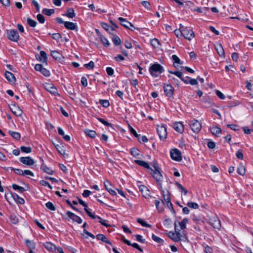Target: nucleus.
I'll return each mask as SVG.
<instances>
[{"label":"nucleus","instance_id":"6ab92c4d","mask_svg":"<svg viewBox=\"0 0 253 253\" xmlns=\"http://www.w3.org/2000/svg\"><path fill=\"white\" fill-rule=\"evenodd\" d=\"M5 76L9 83H14L16 81L14 75L10 72L5 71Z\"/></svg>","mask_w":253,"mask_h":253},{"label":"nucleus","instance_id":"58836bf2","mask_svg":"<svg viewBox=\"0 0 253 253\" xmlns=\"http://www.w3.org/2000/svg\"><path fill=\"white\" fill-rule=\"evenodd\" d=\"M12 187L14 190H18V192L21 193H23L24 191H25V189L23 187L19 186V185L16 184H13L12 185Z\"/></svg>","mask_w":253,"mask_h":253},{"label":"nucleus","instance_id":"4c0bfd02","mask_svg":"<svg viewBox=\"0 0 253 253\" xmlns=\"http://www.w3.org/2000/svg\"><path fill=\"white\" fill-rule=\"evenodd\" d=\"M10 135L16 140H19L20 139L21 135L19 133L13 131H9Z\"/></svg>","mask_w":253,"mask_h":253},{"label":"nucleus","instance_id":"c85d7f7f","mask_svg":"<svg viewBox=\"0 0 253 253\" xmlns=\"http://www.w3.org/2000/svg\"><path fill=\"white\" fill-rule=\"evenodd\" d=\"M51 55L55 60H61L63 56L61 53L56 50L52 51L51 52Z\"/></svg>","mask_w":253,"mask_h":253},{"label":"nucleus","instance_id":"c756f323","mask_svg":"<svg viewBox=\"0 0 253 253\" xmlns=\"http://www.w3.org/2000/svg\"><path fill=\"white\" fill-rule=\"evenodd\" d=\"M162 194L163 195V197L164 198V199L166 202V203L169 202V201H170V193L169 191H167V194L165 193V191L163 190V188L160 189Z\"/></svg>","mask_w":253,"mask_h":253},{"label":"nucleus","instance_id":"bf43d9fd","mask_svg":"<svg viewBox=\"0 0 253 253\" xmlns=\"http://www.w3.org/2000/svg\"><path fill=\"white\" fill-rule=\"evenodd\" d=\"M135 237H136V240L138 242H139L141 243H145V239H143V237L141 235L137 234V235H135Z\"/></svg>","mask_w":253,"mask_h":253},{"label":"nucleus","instance_id":"69168bd1","mask_svg":"<svg viewBox=\"0 0 253 253\" xmlns=\"http://www.w3.org/2000/svg\"><path fill=\"white\" fill-rule=\"evenodd\" d=\"M129 130L130 132V133L133 134L134 136H135L136 137H138V134L136 133V131L133 129V128L130 126V125L128 126Z\"/></svg>","mask_w":253,"mask_h":253},{"label":"nucleus","instance_id":"9d476101","mask_svg":"<svg viewBox=\"0 0 253 253\" xmlns=\"http://www.w3.org/2000/svg\"><path fill=\"white\" fill-rule=\"evenodd\" d=\"M66 214L68 215V216L70 218H71L73 221L76 222L79 224L82 223L83 220L81 219V218L79 216L76 215L75 214L70 211H68Z\"/></svg>","mask_w":253,"mask_h":253},{"label":"nucleus","instance_id":"49530a36","mask_svg":"<svg viewBox=\"0 0 253 253\" xmlns=\"http://www.w3.org/2000/svg\"><path fill=\"white\" fill-rule=\"evenodd\" d=\"M96 218L99 220V222L103 226L105 227H109L110 225L107 223V221L103 219L99 216H96Z\"/></svg>","mask_w":253,"mask_h":253},{"label":"nucleus","instance_id":"c9c22d12","mask_svg":"<svg viewBox=\"0 0 253 253\" xmlns=\"http://www.w3.org/2000/svg\"><path fill=\"white\" fill-rule=\"evenodd\" d=\"M25 244L26 246L30 249H34L36 247L35 243L29 240H25Z\"/></svg>","mask_w":253,"mask_h":253},{"label":"nucleus","instance_id":"cd10ccee","mask_svg":"<svg viewBox=\"0 0 253 253\" xmlns=\"http://www.w3.org/2000/svg\"><path fill=\"white\" fill-rule=\"evenodd\" d=\"M101 25L103 29H104L106 31H107L110 34L112 33V32L115 30L113 27L109 26L108 24L105 23H101Z\"/></svg>","mask_w":253,"mask_h":253},{"label":"nucleus","instance_id":"774afa93","mask_svg":"<svg viewBox=\"0 0 253 253\" xmlns=\"http://www.w3.org/2000/svg\"><path fill=\"white\" fill-rule=\"evenodd\" d=\"M84 66L88 69H92L94 67V64L93 61H91L88 64H85Z\"/></svg>","mask_w":253,"mask_h":253},{"label":"nucleus","instance_id":"473e14b6","mask_svg":"<svg viewBox=\"0 0 253 253\" xmlns=\"http://www.w3.org/2000/svg\"><path fill=\"white\" fill-rule=\"evenodd\" d=\"M238 173L241 175H244L246 173V169L245 166L243 164H240L237 169Z\"/></svg>","mask_w":253,"mask_h":253},{"label":"nucleus","instance_id":"b1692460","mask_svg":"<svg viewBox=\"0 0 253 253\" xmlns=\"http://www.w3.org/2000/svg\"><path fill=\"white\" fill-rule=\"evenodd\" d=\"M64 15L69 18H73L76 16V14L73 8H69L67 10V12Z\"/></svg>","mask_w":253,"mask_h":253},{"label":"nucleus","instance_id":"e433bc0d","mask_svg":"<svg viewBox=\"0 0 253 253\" xmlns=\"http://www.w3.org/2000/svg\"><path fill=\"white\" fill-rule=\"evenodd\" d=\"M42 12L43 14L49 16L55 12V10L54 9L43 8Z\"/></svg>","mask_w":253,"mask_h":253},{"label":"nucleus","instance_id":"f704fd0d","mask_svg":"<svg viewBox=\"0 0 253 253\" xmlns=\"http://www.w3.org/2000/svg\"><path fill=\"white\" fill-rule=\"evenodd\" d=\"M100 40L102 43L106 47H108L110 45V42L108 40L102 35H100Z\"/></svg>","mask_w":253,"mask_h":253},{"label":"nucleus","instance_id":"0e129e2a","mask_svg":"<svg viewBox=\"0 0 253 253\" xmlns=\"http://www.w3.org/2000/svg\"><path fill=\"white\" fill-rule=\"evenodd\" d=\"M10 219L13 224H16L18 222V219L15 215H11L10 217Z\"/></svg>","mask_w":253,"mask_h":253},{"label":"nucleus","instance_id":"f03ea898","mask_svg":"<svg viewBox=\"0 0 253 253\" xmlns=\"http://www.w3.org/2000/svg\"><path fill=\"white\" fill-rule=\"evenodd\" d=\"M164 71L163 67L159 64H154L149 68V72L151 75L156 77L159 74L162 73Z\"/></svg>","mask_w":253,"mask_h":253},{"label":"nucleus","instance_id":"8fccbe9b","mask_svg":"<svg viewBox=\"0 0 253 253\" xmlns=\"http://www.w3.org/2000/svg\"><path fill=\"white\" fill-rule=\"evenodd\" d=\"M139 151L136 148H132L130 150L131 154L135 157H137L138 156V155H139Z\"/></svg>","mask_w":253,"mask_h":253},{"label":"nucleus","instance_id":"7c9ffc66","mask_svg":"<svg viewBox=\"0 0 253 253\" xmlns=\"http://www.w3.org/2000/svg\"><path fill=\"white\" fill-rule=\"evenodd\" d=\"M211 130L212 134L216 136H219V135L221 133L222 131L221 128L217 126L212 127Z\"/></svg>","mask_w":253,"mask_h":253},{"label":"nucleus","instance_id":"393cba45","mask_svg":"<svg viewBox=\"0 0 253 253\" xmlns=\"http://www.w3.org/2000/svg\"><path fill=\"white\" fill-rule=\"evenodd\" d=\"M215 48L220 56H223L224 55V51L221 44H216V45H215Z\"/></svg>","mask_w":253,"mask_h":253},{"label":"nucleus","instance_id":"423d86ee","mask_svg":"<svg viewBox=\"0 0 253 253\" xmlns=\"http://www.w3.org/2000/svg\"><path fill=\"white\" fill-rule=\"evenodd\" d=\"M157 132L161 139H165L167 136V129L163 125L157 126Z\"/></svg>","mask_w":253,"mask_h":253},{"label":"nucleus","instance_id":"2f4dec72","mask_svg":"<svg viewBox=\"0 0 253 253\" xmlns=\"http://www.w3.org/2000/svg\"><path fill=\"white\" fill-rule=\"evenodd\" d=\"M38 60L42 62V63H46V54L44 51H41L40 52V56L38 58Z\"/></svg>","mask_w":253,"mask_h":253},{"label":"nucleus","instance_id":"e2e57ef3","mask_svg":"<svg viewBox=\"0 0 253 253\" xmlns=\"http://www.w3.org/2000/svg\"><path fill=\"white\" fill-rule=\"evenodd\" d=\"M174 233L176 234V235H177V236H179V237H180V239H181L182 235L180 233V230L177 228L176 221H175L174 223Z\"/></svg>","mask_w":253,"mask_h":253},{"label":"nucleus","instance_id":"bb28decb","mask_svg":"<svg viewBox=\"0 0 253 253\" xmlns=\"http://www.w3.org/2000/svg\"><path fill=\"white\" fill-rule=\"evenodd\" d=\"M134 162L136 164H137L144 168L149 169V170H150L151 169V168L150 167L149 164L144 161H143L141 160H136L134 161Z\"/></svg>","mask_w":253,"mask_h":253},{"label":"nucleus","instance_id":"2eb2a0df","mask_svg":"<svg viewBox=\"0 0 253 253\" xmlns=\"http://www.w3.org/2000/svg\"><path fill=\"white\" fill-rule=\"evenodd\" d=\"M104 185L107 191L112 195H116V192L112 189V185L111 183L108 180L104 182Z\"/></svg>","mask_w":253,"mask_h":253},{"label":"nucleus","instance_id":"f8f14e48","mask_svg":"<svg viewBox=\"0 0 253 253\" xmlns=\"http://www.w3.org/2000/svg\"><path fill=\"white\" fill-rule=\"evenodd\" d=\"M118 20L120 21L121 24L123 26L125 27V28H126L127 29H130L131 30H133L132 29H131L130 28V27L129 26H132V27L133 28H134L133 25L132 23H131L130 22L127 21L126 19H124V18L120 17L118 18Z\"/></svg>","mask_w":253,"mask_h":253},{"label":"nucleus","instance_id":"a878e982","mask_svg":"<svg viewBox=\"0 0 253 253\" xmlns=\"http://www.w3.org/2000/svg\"><path fill=\"white\" fill-rule=\"evenodd\" d=\"M168 236L174 242H178L180 240V237L177 236V235L173 232L169 231L168 234Z\"/></svg>","mask_w":253,"mask_h":253},{"label":"nucleus","instance_id":"37998d69","mask_svg":"<svg viewBox=\"0 0 253 253\" xmlns=\"http://www.w3.org/2000/svg\"><path fill=\"white\" fill-rule=\"evenodd\" d=\"M151 44L155 48H158L160 45V43L157 39H154L151 40Z\"/></svg>","mask_w":253,"mask_h":253},{"label":"nucleus","instance_id":"4be33fe9","mask_svg":"<svg viewBox=\"0 0 253 253\" xmlns=\"http://www.w3.org/2000/svg\"><path fill=\"white\" fill-rule=\"evenodd\" d=\"M64 26L67 29L71 30H74L77 29V26L76 24L71 22H65L64 23Z\"/></svg>","mask_w":253,"mask_h":253},{"label":"nucleus","instance_id":"20e7f679","mask_svg":"<svg viewBox=\"0 0 253 253\" xmlns=\"http://www.w3.org/2000/svg\"><path fill=\"white\" fill-rule=\"evenodd\" d=\"M6 35L7 38L13 42H17L19 39L18 33L15 30H7Z\"/></svg>","mask_w":253,"mask_h":253},{"label":"nucleus","instance_id":"603ef678","mask_svg":"<svg viewBox=\"0 0 253 253\" xmlns=\"http://www.w3.org/2000/svg\"><path fill=\"white\" fill-rule=\"evenodd\" d=\"M137 222L140 223L141 225H142L144 227H150L151 226L150 225L148 224L147 222L144 221L141 218H138L137 219Z\"/></svg>","mask_w":253,"mask_h":253},{"label":"nucleus","instance_id":"ea45409f","mask_svg":"<svg viewBox=\"0 0 253 253\" xmlns=\"http://www.w3.org/2000/svg\"><path fill=\"white\" fill-rule=\"evenodd\" d=\"M188 222V219L186 218H185L181 222H178L181 229H184L186 228V225Z\"/></svg>","mask_w":253,"mask_h":253},{"label":"nucleus","instance_id":"7ed1b4c3","mask_svg":"<svg viewBox=\"0 0 253 253\" xmlns=\"http://www.w3.org/2000/svg\"><path fill=\"white\" fill-rule=\"evenodd\" d=\"M150 172L153 176V178L155 179L159 188L161 189L162 187V181L163 179V176L160 171V170H154L153 169L151 168L150 170Z\"/></svg>","mask_w":253,"mask_h":253},{"label":"nucleus","instance_id":"4d7b16f0","mask_svg":"<svg viewBox=\"0 0 253 253\" xmlns=\"http://www.w3.org/2000/svg\"><path fill=\"white\" fill-rule=\"evenodd\" d=\"M172 59L174 61V66L175 67H176V66L175 65V63L179 64L180 63V59L176 55H172Z\"/></svg>","mask_w":253,"mask_h":253},{"label":"nucleus","instance_id":"864d4df0","mask_svg":"<svg viewBox=\"0 0 253 253\" xmlns=\"http://www.w3.org/2000/svg\"><path fill=\"white\" fill-rule=\"evenodd\" d=\"M100 103L105 108H107L109 106L110 103L108 100H100Z\"/></svg>","mask_w":253,"mask_h":253},{"label":"nucleus","instance_id":"72a5a7b5","mask_svg":"<svg viewBox=\"0 0 253 253\" xmlns=\"http://www.w3.org/2000/svg\"><path fill=\"white\" fill-rule=\"evenodd\" d=\"M84 133L88 136L92 138L95 137L96 133L95 131L90 129H85L84 131Z\"/></svg>","mask_w":253,"mask_h":253},{"label":"nucleus","instance_id":"680f3d73","mask_svg":"<svg viewBox=\"0 0 253 253\" xmlns=\"http://www.w3.org/2000/svg\"><path fill=\"white\" fill-rule=\"evenodd\" d=\"M84 211H85V212H86V213L88 214V215L89 216H90L91 218H93V219H96V216L97 215H94L93 214H92V213H91L89 210L87 208H84Z\"/></svg>","mask_w":253,"mask_h":253},{"label":"nucleus","instance_id":"5fc2aeb1","mask_svg":"<svg viewBox=\"0 0 253 253\" xmlns=\"http://www.w3.org/2000/svg\"><path fill=\"white\" fill-rule=\"evenodd\" d=\"M40 183L41 185H42V186H47L48 187H49L50 189H52V187L51 186V185L49 183V182H48L47 181H45V180H42L40 181Z\"/></svg>","mask_w":253,"mask_h":253},{"label":"nucleus","instance_id":"1a4fd4ad","mask_svg":"<svg viewBox=\"0 0 253 253\" xmlns=\"http://www.w3.org/2000/svg\"><path fill=\"white\" fill-rule=\"evenodd\" d=\"M19 161L22 164L27 166H32L35 164V161L30 157H22L20 158Z\"/></svg>","mask_w":253,"mask_h":253},{"label":"nucleus","instance_id":"09e8293b","mask_svg":"<svg viewBox=\"0 0 253 253\" xmlns=\"http://www.w3.org/2000/svg\"><path fill=\"white\" fill-rule=\"evenodd\" d=\"M27 23L29 25L32 27H35L37 25V22L30 18H27Z\"/></svg>","mask_w":253,"mask_h":253},{"label":"nucleus","instance_id":"ddd939ff","mask_svg":"<svg viewBox=\"0 0 253 253\" xmlns=\"http://www.w3.org/2000/svg\"><path fill=\"white\" fill-rule=\"evenodd\" d=\"M210 222L214 228L219 229L221 227L220 221L217 217L211 218Z\"/></svg>","mask_w":253,"mask_h":253},{"label":"nucleus","instance_id":"3c124183","mask_svg":"<svg viewBox=\"0 0 253 253\" xmlns=\"http://www.w3.org/2000/svg\"><path fill=\"white\" fill-rule=\"evenodd\" d=\"M187 205L188 207L194 209H197L199 208V205L195 202H188Z\"/></svg>","mask_w":253,"mask_h":253},{"label":"nucleus","instance_id":"a18cd8bd","mask_svg":"<svg viewBox=\"0 0 253 253\" xmlns=\"http://www.w3.org/2000/svg\"><path fill=\"white\" fill-rule=\"evenodd\" d=\"M46 207L49 210L52 211H55L56 208L53 205V203L51 202H48L45 204Z\"/></svg>","mask_w":253,"mask_h":253},{"label":"nucleus","instance_id":"79ce46f5","mask_svg":"<svg viewBox=\"0 0 253 253\" xmlns=\"http://www.w3.org/2000/svg\"><path fill=\"white\" fill-rule=\"evenodd\" d=\"M152 238L154 241H155L156 242H157L160 244L162 245L164 243V241L163 239L159 238V237H157V236L155 235L154 234H152Z\"/></svg>","mask_w":253,"mask_h":253},{"label":"nucleus","instance_id":"de8ad7c7","mask_svg":"<svg viewBox=\"0 0 253 253\" xmlns=\"http://www.w3.org/2000/svg\"><path fill=\"white\" fill-rule=\"evenodd\" d=\"M21 151L23 153H30L32 152V148L30 147L21 146Z\"/></svg>","mask_w":253,"mask_h":253},{"label":"nucleus","instance_id":"13d9d810","mask_svg":"<svg viewBox=\"0 0 253 253\" xmlns=\"http://www.w3.org/2000/svg\"><path fill=\"white\" fill-rule=\"evenodd\" d=\"M41 73L45 77H49L50 75L49 71L44 68H42Z\"/></svg>","mask_w":253,"mask_h":253},{"label":"nucleus","instance_id":"dca6fc26","mask_svg":"<svg viewBox=\"0 0 253 253\" xmlns=\"http://www.w3.org/2000/svg\"><path fill=\"white\" fill-rule=\"evenodd\" d=\"M173 127L175 131L179 133H182L184 131V126L181 122H176L173 124Z\"/></svg>","mask_w":253,"mask_h":253},{"label":"nucleus","instance_id":"a211bd4d","mask_svg":"<svg viewBox=\"0 0 253 253\" xmlns=\"http://www.w3.org/2000/svg\"><path fill=\"white\" fill-rule=\"evenodd\" d=\"M45 89L52 94H55L57 92L56 88L52 84H46L44 85Z\"/></svg>","mask_w":253,"mask_h":253},{"label":"nucleus","instance_id":"9b49d317","mask_svg":"<svg viewBox=\"0 0 253 253\" xmlns=\"http://www.w3.org/2000/svg\"><path fill=\"white\" fill-rule=\"evenodd\" d=\"M138 186L144 197L147 198L150 197V192L147 187L143 185H138Z\"/></svg>","mask_w":253,"mask_h":253},{"label":"nucleus","instance_id":"338daca9","mask_svg":"<svg viewBox=\"0 0 253 253\" xmlns=\"http://www.w3.org/2000/svg\"><path fill=\"white\" fill-rule=\"evenodd\" d=\"M141 3L142 4V5L146 9H150V3L149 2L147 1H142L141 2Z\"/></svg>","mask_w":253,"mask_h":253},{"label":"nucleus","instance_id":"f3484780","mask_svg":"<svg viewBox=\"0 0 253 253\" xmlns=\"http://www.w3.org/2000/svg\"><path fill=\"white\" fill-rule=\"evenodd\" d=\"M155 204L156 207L157 209L159 211V212H161L163 211L164 210V202L162 200H155Z\"/></svg>","mask_w":253,"mask_h":253},{"label":"nucleus","instance_id":"5701e85b","mask_svg":"<svg viewBox=\"0 0 253 253\" xmlns=\"http://www.w3.org/2000/svg\"><path fill=\"white\" fill-rule=\"evenodd\" d=\"M96 238L98 240H100L105 243L112 245L111 243L109 241L108 238L103 234H98L96 235Z\"/></svg>","mask_w":253,"mask_h":253},{"label":"nucleus","instance_id":"4468645a","mask_svg":"<svg viewBox=\"0 0 253 253\" xmlns=\"http://www.w3.org/2000/svg\"><path fill=\"white\" fill-rule=\"evenodd\" d=\"M10 109L12 113L16 116H20L22 115V110L17 106L13 105L10 107Z\"/></svg>","mask_w":253,"mask_h":253},{"label":"nucleus","instance_id":"0eeeda50","mask_svg":"<svg viewBox=\"0 0 253 253\" xmlns=\"http://www.w3.org/2000/svg\"><path fill=\"white\" fill-rule=\"evenodd\" d=\"M190 127L195 133H198L201 129V124L197 120H193L190 124Z\"/></svg>","mask_w":253,"mask_h":253},{"label":"nucleus","instance_id":"39448f33","mask_svg":"<svg viewBox=\"0 0 253 253\" xmlns=\"http://www.w3.org/2000/svg\"><path fill=\"white\" fill-rule=\"evenodd\" d=\"M170 154L171 159L173 160L180 161L182 160L181 152L177 149H171Z\"/></svg>","mask_w":253,"mask_h":253},{"label":"nucleus","instance_id":"aec40b11","mask_svg":"<svg viewBox=\"0 0 253 253\" xmlns=\"http://www.w3.org/2000/svg\"><path fill=\"white\" fill-rule=\"evenodd\" d=\"M43 245L47 250L50 252H53L56 251L55 246L51 242H46Z\"/></svg>","mask_w":253,"mask_h":253},{"label":"nucleus","instance_id":"f257e3e1","mask_svg":"<svg viewBox=\"0 0 253 253\" xmlns=\"http://www.w3.org/2000/svg\"><path fill=\"white\" fill-rule=\"evenodd\" d=\"M180 34L186 39L190 41L194 37V32L187 27H185L181 24L180 25Z\"/></svg>","mask_w":253,"mask_h":253},{"label":"nucleus","instance_id":"c03bdc74","mask_svg":"<svg viewBox=\"0 0 253 253\" xmlns=\"http://www.w3.org/2000/svg\"><path fill=\"white\" fill-rule=\"evenodd\" d=\"M175 185L177 186L180 191L183 193L184 195L187 194L188 192L187 190L181 184L178 182H176Z\"/></svg>","mask_w":253,"mask_h":253},{"label":"nucleus","instance_id":"052dcab7","mask_svg":"<svg viewBox=\"0 0 253 253\" xmlns=\"http://www.w3.org/2000/svg\"><path fill=\"white\" fill-rule=\"evenodd\" d=\"M10 169H11V170H13L16 174L20 175H23V170H22L20 169H14L12 168H10Z\"/></svg>","mask_w":253,"mask_h":253},{"label":"nucleus","instance_id":"6e6552de","mask_svg":"<svg viewBox=\"0 0 253 253\" xmlns=\"http://www.w3.org/2000/svg\"><path fill=\"white\" fill-rule=\"evenodd\" d=\"M164 90L166 96L172 97L173 94L174 88L170 84H165Z\"/></svg>","mask_w":253,"mask_h":253},{"label":"nucleus","instance_id":"6e6d98bb","mask_svg":"<svg viewBox=\"0 0 253 253\" xmlns=\"http://www.w3.org/2000/svg\"><path fill=\"white\" fill-rule=\"evenodd\" d=\"M37 18L38 20L41 23H44L45 22V19L43 16L41 14H38L37 16Z\"/></svg>","mask_w":253,"mask_h":253},{"label":"nucleus","instance_id":"412c9836","mask_svg":"<svg viewBox=\"0 0 253 253\" xmlns=\"http://www.w3.org/2000/svg\"><path fill=\"white\" fill-rule=\"evenodd\" d=\"M41 161L42 162V164L41 166V169H42L44 172H46L47 174L52 175L53 174L54 171L52 170L50 168L47 167L43 163V160L42 159H41Z\"/></svg>","mask_w":253,"mask_h":253},{"label":"nucleus","instance_id":"a19ab883","mask_svg":"<svg viewBox=\"0 0 253 253\" xmlns=\"http://www.w3.org/2000/svg\"><path fill=\"white\" fill-rule=\"evenodd\" d=\"M112 41L114 44L116 46L120 45L121 42L120 38L116 35H115L113 37Z\"/></svg>","mask_w":253,"mask_h":253}]
</instances>
